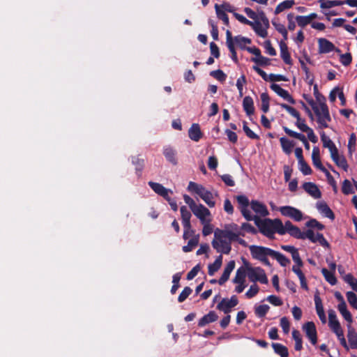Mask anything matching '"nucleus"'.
I'll return each mask as SVG.
<instances>
[{"mask_svg": "<svg viewBox=\"0 0 357 357\" xmlns=\"http://www.w3.org/2000/svg\"><path fill=\"white\" fill-rule=\"evenodd\" d=\"M288 234L295 238L302 240L307 238L312 243H319L324 248H330V244L324 235L319 232L315 234L314 231L311 229H308L306 231H301L297 226H295Z\"/></svg>", "mask_w": 357, "mask_h": 357, "instance_id": "1", "label": "nucleus"}, {"mask_svg": "<svg viewBox=\"0 0 357 357\" xmlns=\"http://www.w3.org/2000/svg\"><path fill=\"white\" fill-rule=\"evenodd\" d=\"M250 254L253 259L262 262L264 265L271 266L268 257H272L274 250L260 245H250Z\"/></svg>", "mask_w": 357, "mask_h": 357, "instance_id": "2", "label": "nucleus"}, {"mask_svg": "<svg viewBox=\"0 0 357 357\" xmlns=\"http://www.w3.org/2000/svg\"><path fill=\"white\" fill-rule=\"evenodd\" d=\"M317 116L318 128L320 129L328 128V122L331 121L329 109L326 103L321 104L317 108H314Z\"/></svg>", "mask_w": 357, "mask_h": 357, "instance_id": "3", "label": "nucleus"}, {"mask_svg": "<svg viewBox=\"0 0 357 357\" xmlns=\"http://www.w3.org/2000/svg\"><path fill=\"white\" fill-rule=\"evenodd\" d=\"M248 276L250 281L255 282L257 281L261 284H267L268 278L265 271L261 267H248Z\"/></svg>", "mask_w": 357, "mask_h": 357, "instance_id": "4", "label": "nucleus"}, {"mask_svg": "<svg viewBox=\"0 0 357 357\" xmlns=\"http://www.w3.org/2000/svg\"><path fill=\"white\" fill-rule=\"evenodd\" d=\"M283 216L289 217L295 221L300 222L303 220V213L296 208L291 206H281L279 209Z\"/></svg>", "mask_w": 357, "mask_h": 357, "instance_id": "5", "label": "nucleus"}, {"mask_svg": "<svg viewBox=\"0 0 357 357\" xmlns=\"http://www.w3.org/2000/svg\"><path fill=\"white\" fill-rule=\"evenodd\" d=\"M239 236H244V234L238 231V232H234L231 230H229L228 229H216L214 232V236L216 239H224V238H228L229 242L234 241L235 239H237V237Z\"/></svg>", "mask_w": 357, "mask_h": 357, "instance_id": "6", "label": "nucleus"}, {"mask_svg": "<svg viewBox=\"0 0 357 357\" xmlns=\"http://www.w3.org/2000/svg\"><path fill=\"white\" fill-rule=\"evenodd\" d=\"M238 303V298L236 295H233L229 299L223 298L217 305V309L228 314L231 312V308L236 306Z\"/></svg>", "mask_w": 357, "mask_h": 357, "instance_id": "7", "label": "nucleus"}, {"mask_svg": "<svg viewBox=\"0 0 357 357\" xmlns=\"http://www.w3.org/2000/svg\"><path fill=\"white\" fill-rule=\"evenodd\" d=\"M303 329L312 344L315 345L317 343V333L314 323L307 321L303 326Z\"/></svg>", "mask_w": 357, "mask_h": 357, "instance_id": "8", "label": "nucleus"}, {"mask_svg": "<svg viewBox=\"0 0 357 357\" xmlns=\"http://www.w3.org/2000/svg\"><path fill=\"white\" fill-rule=\"evenodd\" d=\"M212 245L217 252H222L225 255H229L231 250V243L225 241V239L215 238L212 241Z\"/></svg>", "mask_w": 357, "mask_h": 357, "instance_id": "9", "label": "nucleus"}, {"mask_svg": "<svg viewBox=\"0 0 357 357\" xmlns=\"http://www.w3.org/2000/svg\"><path fill=\"white\" fill-rule=\"evenodd\" d=\"M319 44V52L320 54H326L329 53L332 51H335L337 53H340L341 50L338 48H336L333 43L329 41L328 40L321 38L318 40Z\"/></svg>", "mask_w": 357, "mask_h": 357, "instance_id": "10", "label": "nucleus"}, {"mask_svg": "<svg viewBox=\"0 0 357 357\" xmlns=\"http://www.w3.org/2000/svg\"><path fill=\"white\" fill-rule=\"evenodd\" d=\"M191 211L193 214L200 220L202 224H204L206 217L211 215L210 211L202 204L199 205L196 204Z\"/></svg>", "mask_w": 357, "mask_h": 357, "instance_id": "11", "label": "nucleus"}, {"mask_svg": "<svg viewBox=\"0 0 357 357\" xmlns=\"http://www.w3.org/2000/svg\"><path fill=\"white\" fill-rule=\"evenodd\" d=\"M303 190L314 199L321 197V192L317 185L312 182H305L302 185Z\"/></svg>", "mask_w": 357, "mask_h": 357, "instance_id": "12", "label": "nucleus"}, {"mask_svg": "<svg viewBox=\"0 0 357 357\" xmlns=\"http://www.w3.org/2000/svg\"><path fill=\"white\" fill-rule=\"evenodd\" d=\"M236 200L239 204V209L245 218H250L248 213L250 212L248 207L250 205L248 198L245 195L236 196Z\"/></svg>", "mask_w": 357, "mask_h": 357, "instance_id": "13", "label": "nucleus"}, {"mask_svg": "<svg viewBox=\"0 0 357 357\" xmlns=\"http://www.w3.org/2000/svg\"><path fill=\"white\" fill-rule=\"evenodd\" d=\"M282 128L287 135H288L291 137H294V138H296V139L300 140L301 142H303L305 149L310 150V144L304 135H303L301 133L296 132L289 129L287 126H283Z\"/></svg>", "mask_w": 357, "mask_h": 357, "instance_id": "14", "label": "nucleus"}, {"mask_svg": "<svg viewBox=\"0 0 357 357\" xmlns=\"http://www.w3.org/2000/svg\"><path fill=\"white\" fill-rule=\"evenodd\" d=\"M226 43L227 47L231 52V58L235 62L238 63L237 53L236 52L234 43L233 42V37L229 30L226 31Z\"/></svg>", "mask_w": 357, "mask_h": 357, "instance_id": "15", "label": "nucleus"}, {"mask_svg": "<svg viewBox=\"0 0 357 357\" xmlns=\"http://www.w3.org/2000/svg\"><path fill=\"white\" fill-rule=\"evenodd\" d=\"M234 268L235 261L234 260L229 261L227 266H225L221 277L218 280V284L220 285H223L229 280L230 274L234 269Z\"/></svg>", "mask_w": 357, "mask_h": 357, "instance_id": "16", "label": "nucleus"}, {"mask_svg": "<svg viewBox=\"0 0 357 357\" xmlns=\"http://www.w3.org/2000/svg\"><path fill=\"white\" fill-rule=\"evenodd\" d=\"M312 160L313 165L322 172H326V167L322 165L320 158V151L317 146H314L312 153Z\"/></svg>", "mask_w": 357, "mask_h": 357, "instance_id": "17", "label": "nucleus"}, {"mask_svg": "<svg viewBox=\"0 0 357 357\" xmlns=\"http://www.w3.org/2000/svg\"><path fill=\"white\" fill-rule=\"evenodd\" d=\"M314 303L317 314L319 319L323 324H325L326 322V317L324 312L321 299L320 298L318 293L314 295Z\"/></svg>", "mask_w": 357, "mask_h": 357, "instance_id": "18", "label": "nucleus"}, {"mask_svg": "<svg viewBox=\"0 0 357 357\" xmlns=\"http://www.w3.org/2000/svg\"><path fill=\"white\" fill-rule=\"evenodd\" d=\"M317 210L323 214L325 217L333 220L335 219V214L333 211L329 208L328 204L322 201L319 202L316 204Z\"/></svg>", "mask_w": 357, "mask_h": 357, "instance_id": "19", "label": "nucleus"}, {"mask_svg": "<svg viewBox=\"0 0 357 357\" xmlns=\"http://www.w3.org/2000/svg\"><path fill=\"white\" fill-rule=\"evenodd\" d=\"M251 208L258 215L265 217L268 215V211L265 204L257 200L250 202Z\"/></svg>", "mask_w": 357, "mask_h": 357, "instance_id": "20", "label": "nucleus"}, {"mask_svg": "<svg viewBox=\"0 0 357 357\" xmlns=\"http://www.w3.org/2000/svg\"><path fill=\"white\" fill-rule=\"evenodd\" d=\"M273 220L265 219L261 224V228L259 229L261 234L268 238H272L273 236Z\"/></svg>", "mask_w": 357, "mask_h": 357, "instance_id": "21", "label": "nucleus"}, {"mask_svg": "<svg viewBox=\"0 0 357 357\" xmlns=\"http://www.w3.org/2000/svg\"><path fill=\"white\" fill-rule=\"evenodd\" d=\"M321 136V140L323 143V146L324 148L328 149L331 155L333 154L334 153H336L338 150L334 144V142L329 138V137L326 136V133L322 131L320 133Z\"/></svg>", "mask_w": 357, "mask_h": 357, "instance_id": "22", "label": "nucleus"}, {"mask_svg": "<svg viewBox=\"0 0 357 357\" xmlns=\"http://www.w3.org/2000/svg\"><path fill=\"white\" fill-rule=\"evenodd\" d=\"M202 132L198 123H193L188 130V136L194 142H199L202 137Z\"/></svg>", "mask_w": 357, "mask_h": 357, "instance_id": "23", "label": "nucleus"}, {"mask_svg": "<svg viewBox=\"0 0 357 357\" xmlns=\"http://www.w3.org/2000/svg\"><path fill=\"white\" fill-rule=\"evenodd\" d=\"M148 184L155 193H157L158 195H160L162 197H165L166 196H167V193L169 192L172 193V190L165 188L160 183H155L153 181H149Z\"/></svg>", "mask_w": 357, "mask_h": 357, "instance_id": "24", "label": "nucleus"}, {"mask_svg": "<svg viewBox=\"0 0 357 357\" xmlns=\"http://www.w3.org/2000/svg\"><path fill=\"white\" fill-rule=\"evenodd\" d=\"M218 319V316L215 311H210L208 314L203 316L198 322L199 327H203L206 324L215 322Z\"/></svg>", "mask_w": 357, "mask_h": 357, "instance_id": "25", "label": "nucleus"}, {"mask_svg": "<svg viewBox=\"0 0 357 357\" xmlns=\"http://www.w3.org/2000/svg\"><path fill=\"white\" fill-rule=\"evenodd\" d=\"M331 157L335 165L344 169V171H347L349 168V165L347 164V161L344 155H340L338 153V150L336 153L331 155Z\"/></svg>", "mask_w": 357, "mask_h": 357, "instance_id": "26", "label": "nucleus"}, {"mask_svg": "<svg viewBox=\"0 0 357 357\" xmlns=\"http://www.w3.org/2000/svg\"><path fill=\"white\" fill-rule=\"evenodd\" d=\"M280 49V56L282 59L283 61L287 65L292 64V60L291 59V55L288 50V47L284 41L281 40L279 43Z\"/></svg>", "mask_w": 357, "mask_h": 357, "instance_id": "27", "label": "nucleus"}, {"mask_svg": "<svg viewBox=\"0 0 357 357\" xmlns=\"http://www.w3.org/2000/svg\"><path fill=\"white\" fill-rule=\"evenodd\" d=\"M180 211L183 229L192 227L190 223L191 213L188 210L185 206H182L180 208Z\"/></svg>", "mask_w": 357, "mask_h": 357, "instance_id": "28", "label": "nucleus"}, {"mask_svg": "<svg viewBox=\"0 0 357 357\" xmlns=\"http://www.w3.org/2000/svg\"><path fill=\"white\" fill-rule=\"evenodd\" d=\"M163 155L167 161L174 165L177 164L176 151L172 147L166 146L163 148Z\"/></svg>", "mask_w": 357, "mask_h": 357, "instance_id": "29", "label": "nucleus"}, {"mask_svg": "<svg viewBox=\"0 0 357 357\" xmlns=\"http://www.w3.org/2000/svg\"><path fill=\"white\" fill-rule=\"evenodd\" d=\"M348 333L347 338L350 345V347L353 349H357V333L355 329L351 327L350 324L347 325Z\"/></svg>", "mask_w": 357, "mask_h": 357, "instance_id": "30", "label": "nucleus"}, {"mask_svg": "<svg viewBox=\"0 0 357 357\" xmlns=\"http://www.w3.org/2000/svg\"><path fill=\"white\" fill-rule=\"evenodd\" d=\"M243 107L248 116H251L254 114L255 107L252 97L248 96L243 98Z\"/></svg>", "mask_w": 357, "mask_h": 357, "instance_id": "31", "label": "nucleus"}, {"mask_svg": "<svg viewBox=\"0 0 357 357\" xmlns=\"http://www.w3.org/2000/svg\"><path fill=\"white\" fill-rule=\"evenodd\" d=\"M280 142L283 152L287 155H290L295 143L284 137L280 139Z\"/></svg>", "mask_w": 357, "mask_h": 357, "instance_id": "32", "label": "nucleus"}, {"mask_svg": "<svg viewBox=\"0 0 357 357\" xmlns=\"http://www.w3.org/2000/svg\"><path fill=\"white\" fill-rule=\"evenodd\" d=\"M255 32L260 37L265 38L268 36V32L266 31V29L264 28L261 22L258 20L252 22V24L250 25Z\"/></svg>", "mask_w": 357, "mask_h": 357, "instance_id": "33", "label": "nucleus"}, {"mask_svg": "<svg viewBox=\"0 0 357 357\" xmlns=\"http://www.w3.org/2000/svg\"><path fill=\"white\" fill-rule=\"evenodd\" d=\"M132 163L135 166V172L137 176L140 177L144 167V160L139 156H132Z\"/></svg>", "mask_w": 357, "mask_h": 357, "instance_id": "34", "label": "nucleus"}, {"mask_svg": "<svg viewBox=\"0 0 357 357\" xmlns=\"http://www.w3.org/2000/svg\"><path fill=\"white\" fill-rule=\"evenodd\" d=\"M222 263V256L219 255L213 264L208 266V273L209 275H213L221 267Z\"/></svg>", "mask_w": 357, "mask_h": 357, "instance_id": "35", "label": "nucleus"}, {"mask_svg": "<svg viewBox=\"0 0 357 357\" xmlns=\"http://www.w3.org/2000/svg\"><path fill=\"white\" fill-rule=\"evenodd\" d=\"M319 2L320 3V8L322 9H328L345 3V1L337 0H319Z\"/></svg>", "mask_w": 357, "mask_h": 357, "instance_id": "36", "label": "nucleus"}, {"mask_svg": "<svg viewBox=\"0 0 357 357\" xmlns=\"http://www.w3.org/2000/svg\"><path fill=\"white\" fill-rule=\"evenodd\" d=\"M272 347L275 354L280 356V357H288L289 351L287 347L280 343H272Z\"/></svg>", "mask_w": 357, "mask_h": 357, "instance_id": "37", "label": "nucleus"}, {"mask_svg": "<svg viewBox=\"0 0 357 357\" xmlns=\"http://www.w3.org/2000/svg\"><path fill=\"white\" fill-rule=\"evenodd\" d=\"M233 42L234 45L236 44L242 50H246L247 47H245V45L250 44L252 43L250 38L242 36L241 35H238L233 38Z\"/></svg>", "mask_w": 357, "mask_h": 357, "instance_id": "38", "label": "nucleus"}, {"mask_svg": "<svg viewBox=\"0 0 357 357\" xmlns=\"http://www.w3.org/2000/svg\"><path fill=\"white\" fill-rule=\"evenodd\" d=\"M272 258L276 259L280 266L283 267H286L291 262L286 256L275 250L273 251Z\"/></svg>", "mask_w": 357, "mask_h": 357, "instance_id": "39", "label": "nucleus"}, {"mask_svg": "<svg viewBox=\"0 0 357 357\" xmlns=\"http://www.w3.org/2000/svg\"><path fill=\"white\" fill-rule=\"evenodd\" d=\"M295 4L294 0H286L280 3L275 9V14L278 15L284 10L291 8Z\"/></svg>", "mask_w": 357, "mask_h": 357, "instance_id": "40", "label": "nucleus"}, {"mask_svg": "<svg viewBox=\"0 0 357 357\" xmlns=\"http://www.w3.org/2000/svg\"><path fill=\"white\" fill-rule=\"evenodd\" d=\"M337 309L344 319L348 322V324L351 325L353 321V319L351 312L347 310V304L338 305Z\"/></svg>", "mask_w": 357, "mask_h": 357, "instance_id": "41", "label": "nucleus"}, {"mask_svg": "<svg viewBox=\"0 0 357 357\" xmlns=\"http://www.w3.org/2000/svg\"><path fill=\"white\" fill-rule=\"evenodd\" d=\"M215 13L219 20H222L226 26L229 25V20L227 14L220 8V5H215Z\"/></svg>", "mask_w": 357, "mask_h": 357, "instance_id": "42", "label": "nucleus"}, {"mask_svg": "<svg viewBox=\"0 0 357 357\" xmlns=\"http://www.w3.org/2000/svg\"><path fill=\"white\" fill-rule=\"evenodd\" d=\"M273 234L278 233L280 235H284L286 234V229H284V225L281 220L276 218L273 220Z\"/></svg>", "mask_w": 357, "mask_h": 357, "instance_id": "43", "label": "nucleus"}, {"mask_svg": "<svg viewBox=\"0 0 357 357\" xmlns=\"http://www.w3.org/2000/svg\"><path fill=\"white\" fill-rule=\"evenodd\" d=\"M199 235L197 234L195 236L192 238H190L188 245L183 247L182 250L184 252H189L192 250V249L196 247L199 243Z\"/></svg>", "mask_w": 357, "mask_h": 357, "instance_id": "44", "label": "nucleus"}, {"mask_svg": "<svg viewBox=\"0 0 357 357\" xmlns=\"http://www.w3.org/2000/svg\"><path fill=\"white\" fill-rule=\"evenodd\" d=\"M270 307L266 305H260L255 307V314L259 318H263L268 312Z\"/></svg>", "mask_w": 357, "mask_h": 357, "instance_id": "45", "label": "nucleus"}, {"mask_svg": "<svg viewBox=\"0 0 357 357\" xmlns=\"http://www.w3.org/2000/svg\"><path fill=\"white\" fill-rule=\"evenodd\" d=\"M321 273L325 278V280L331 285H335L337 283V279L334 273L327 268H322Z\"/></svg>", "mask_w": 357, "mask_h": 357, "instance_id": "46", "label": "nucleus"}, {"mask_svg": "<svg viewBox=\"0 0 357 357\" xmlns=\"http://www.w3.org/2000/svg\"><path fill=\"white\" fill-rule=\"evenodd\" d=\"M246 277L245 271L242 268L237 269L236 275L233 279L234 283H244Z\"/></svg>", "mask_w": 357, "mask_h": 357, "instance_id": "47", "label": "nucleus"}, {"mask_svg": "<svg viewBox=\"0 0 357 357\" xmlns=\"http://www.w3.org/2000/svg\"><path fill=\"white\" fill-rule=\"evenodd\" d=\"M261 100V110L264 113H267L269 110V96L267 93H262L260 96Z\"/></svg>", "mask_w": 357, "mask_h": 357, "instance_id": "48", "label": "nucleus"}, {"mask_svg": "<svg viewBox=\"0 0 357 357\" xmlns=\"http://www.w3.org/2000/svg\"><path fill=\"white\" fill-rule=\"evenodd\" d=\"M342 192L344 195H348L354 192L351 183L349 180L345 179L342 182Z\"/></svg>", "mask_w": 357, "mask_h": 357, "instance_id": "49", "label": "nucleus"}, {"mask_svg": "<svg viewBox=\"0 0 357 357\" xmlns=\"http://www.w3.org/2000/svg\"><path fill=\"white\" fill-rule=\"evenodd\" d=\"M251 61L257 63V65L261 66H266L270 65L271 63V59L265 57L262 55H261L259 57H253L251 59Z\"/></svg>", "mask_w": 357, "mask_h": 357, "instance_id": "50", "label": "nucleus"}, {"mask_svg": "<svg viewBox=\"0 0 357 357\" xmlns=\"http://www.w3.org/2000/svg\"><path fill=\"white\" fill-rule=\"evenodd\" d=\"M273 25L275 28V29L282 34L284 40H287L288 39V32L286 29L285 26L280 23H276L275 22H272Z\"/></svg>", "mask_w": 357, "mask_h": 357, "instance_id": "51", "label": "nucleus"}, {"mask_svg": "<svg viewBox=\"0 0 357 357\" xmlns=\"http://www.w3.org/2000/svg\"><path fill=\"white\" fill-rule=\"evenodd\" d=\"M243 129L248 137L252 139H259V137L248 126L246 121L243 123Z\"/></svg>", "mask_w": 357, "mask_h": 357, "instance_id": "52", "label": "nucleus"}, {"mask_svg": "<svg viewBox=\"0 0 357 357\" xmlns=\"http://www.w3.org/2000/svg\"><path fill=\"white\" fill-rule=\"evenodd\" d=\"M313 92L316 100L319 102V106H321V104L322 103H326V98L324 96L319 93L317 84H314L313 86Z\"/></svg>", "mask_w": 357, "mask_h": 357, "instance_id": "53", "label": "nucleus"}, {"mask_svg": "<svg viewBox=\"0 0 357 357\" xmlns=\"http://www.w3.org/2000/svg\"><path fill=\"white\" fill-rule=\"evenodd\" d=\"M356 144V136L354 132H352L349 135V142H348V151L350 155H352V153L355 151Z\"/></svg>", "mask_w": 357, "mask_h": 357, "instance_id": "54", "label": "nucleus"}, {"mask_svg": "<svg viewBox=\"0 0 357 357\" xmlns=\"http://www.w3.org/2000/svg\"><path fill=\"white\" fill-rule=\"evenodd\" d=\"M306 227L310 228H316L319 231L324 229L325 226L317 221L316 219H311L305 223Z\"/></svg>", "mask_w": 357, "mask_h": 357, "instance_id": "55", "label": "nucleus"}, {"mask_svg": "<svg viewBox=\"0 0 357 357\" xmlns=\"http://www.w3.org/2000/svg\"><path fill=\"white\" fill-rule=\"evenodd\" d=\"M204 202L209 206V207H213L215 205V202L213 200V194L208 191V192L205 193L201 197Z\"/></svg>", "mask_w": 357, "mask_h": 357, "instance_id": "56", "label": "nucleus"}, {"mask_svg": "<svg viewBox=\"0 0 357 357\" xmlns=\"http://www.w3.org/2000/svg\"><path fill=\"white\" fill-rule=\"evenodd\" d=\"M349 303L355 309H357V295L353 291H347L346 294Z\"/></svg>", "mask_w": 357, "mask_h": 357, "instance_id": "57", "label": "nucleus"}, {"mask_svg": "<svg viewBox=\"0 0 357 357\" xmlns=\"http://www.w3.org/2000/svg\"><path fill=\"white\" fill-rule=\"evenodd\" d=\"M210 75L221 82H225L227 77L226 74L222 70H213L210 73Z\"/></svg>", "mask_w": 357, "mask_h": 357, "instance_id": "58", "label": "nucleus"}, {"mask_svg": "<svg viewBox=\"0 0 357 357\" xmlns=\"http://www.w3.org/2000/svg\"><path fill=\"white\" fill-rule=\"evenodd\" d=\"M280 106L287 111L292 116L295 117L296 119H299V112L293 107H291L285 103H281L280 104Z\"/></svg>", "mask_w": 357, "mask_h": 357, "instance_id": "59", "label": "nucleus"}, {"mask_svg": "<svg viewBox=\"0 0 357 357\" xmlns=\"http://www.w3.org/2000/svg\"><path fill=\"white\" fill-rule=\"evenodd\" d=\"M295 19L298 25L301 28H304L307 24H311L307 15H297Z\"/></svg>", "mask_w": 357, "mask_h": 357, "instance_id": "60", "label": "nucleus"}, {"mask_svg": "<svg viewBox=\"0 0 357 357\" xmlns=\"http://www.w3.org/2000/svg\"><path fill=\"white\" fill-rule=\"evenodd\" d=\"M192 290L189 287H185L178 297V301L182 303L191 294Z\"/></svg>", "mask_w": 357, "mask_h": 357, "instance_id": "61", "label": "nucleus"}, {"mask_svg": "<svg viewBox=\"0 0 357 357\" xmlns=\"http://www.w3.org/2000/svg\"><path fill=\"white\" fill-rule=\"evenodd\" d=\"M299 169L300 171L304 174V175H310L312 174V171L311 167L309 166V165L305 161L303 160L302 162H299Z\"/></svg>", "mask_w": 357, "mask_h": 357, "instance_id": "62", "label": "nucleus"}, {"mask_svg": "<svg viewBox=\"0 0 357 357\" xmlns=\"http://www.w3.org/2000/svg\"><path fill=\"white\" fill-rule=\"evenodd\" d=\"M340 61L344 66H349L352 61V56L351 53L347 52L341 54L340 56Z\"/></svg>", "mask_w": 357, "mask_h": 357, "instance_id": "63", "label": "nucleus"}, {"mask_svg": "<svg viewBox=\"0 0 357 357\" xmlns=\"http://www.w3.org/2000/svg\"><path fill=\"white\" fill-rule=\"evenodd\" d=\"M259 291V287H258L257 284H252L250 286V289L245 293V296L248 298H252L258 294Z\"/></svg>", "mask_w": 357, "mask_h": 357, "instance_id": "64", "label": "nucleus"}]
</instances>
